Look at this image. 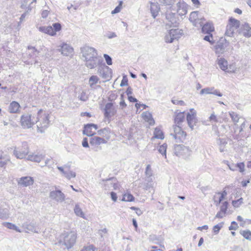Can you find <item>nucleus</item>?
Returning a JSON list of instances; mask_svg holds the SVG:
<instances>
[{
  "label": "nucleus",
  "instance_id": "13",
  "mask_svg": "<svg viewBox=\"0 0 251 251\" xmlns=\"http://www.w3.org/2000/svg\"><path fill=\"white\" fill-rule=\"evenodd\" d=\"M109 138V137H106L105 138H100L97 136L91 138L90 140V144L94 149L97 151L100 145L106 144L107 143V141Z\"/></svg>",
  "mask_w": 251,
  "mask_h": 251
},
{
  "label": "nucleus",
  "instance_id": "61",
  "mask_svg": "<svg viewBox=\"0 0 251 251\" xmlns=\"http://www.w3.org/2000/svg\"><path fill=\"white\" fill-rule=\"evenodd\" d=\"M135 106H136V108L137 109L142 108V110L146 109L148 107V106L147 105H146L145 104H141V103H136Z\"/></svg>",
  "mask_w": 251,
  "mask_h": 251
},
{
  "label": "nucleus",
  "instance_id": "9",
  "mask_svg": "<svg viewBox=\"0 0 251 251\" xmlns=\"http://www.w3.org/2000/svg\"><path fill=\"white\" fill-rule=\"evenodd\" d=\"M97 73L101 77L108 80L111 77V69L102 62L101 64L98 66Z\"/></svg>",
  "mask_w": 251,
  "mask_h": 251
},
{
  "label": "nucleus",
  "instance_id": "57",
  "mask_svg": "<svg viewBox=\"0 0 251 251\" xmlns=\"http://www.w3.org/2000/svg\"><path fill=\"white\" fill-rule=\"evenodd\" d=\"M65 176L68 179L74 178L75 176V173L73 171L66 172Z\"/></svg>",
  "mask_w": 251,
  "mask_h": 251
},
{
  "label": "nucleus",
  "instance_id": "23",
  "mask_svg": "<svg viewBox=\"0 0 251 251\" xmlns=\"http://www.w3.org/2000/svg\"><path fill=\"white\" fill-rule=\"evenodd\" d=\"M45 157V154L42 153H33L28 155L27 160L40 162Z\"/></svg>",
  "mask_w": 251,
  "mask_h": 251
},
{
  "label": "nucleus",
  "instance_id": "27",
  "mask_svg": "<svg viewBox=\"0 0 251 251\" xmlns=\"http://www.w3.org/2000/svg\"><path fill=\"white\" fill-rule=\"evenodd\" d=\"M201 27H202V32L204 34H209L214 30L213 25L209 22L206 23L204 25H202Z\"/></svg>",
  "mask_w": 251,
  "mask_h": 251
},
{
  "label": "nucleus",
  "instance_id": "64",
  "mask_svg": "<svg viewBox=\"0 0 251 251\" xmlns=\"http://www.w3.org/2000/svg\"><path fill=\"white\" fill-rule=\"evenodd\" d=\"M113 109V104L112 102L107 103L105 105L104 110H110Z\"/></svg>",
  "mask_w": 251,
  "mask_h": 251
},
{
  "label": "nucleus",
  "instance_id": "6",
  "mask_svg": "<svg viewBox=\"0 0 251 251\" xmlns=\"http://www.w3.org/2000/svg\"><path fill=\"white\" fill-rule=\"evenodd\" d=\"M61 29V25L59 23H54L52 26H40L39 28L40 31L48 34L51 36H54L56 34V32L60 30Z\"/></svg>",
  "mask_w": 251,
  "mask_h": 251
},
{
  "label": "nucleus",
  "instance_id": "24",
  "mask_svg": "<svg viewBox=\"0 0 251 251\" xmlns=\"http://www.w3.org/2000/svg\"><path fill=\"white\" fill-rule=\"evenodd\" d=\"M74 55V48L69 44L64 43V56L72 58Z\"/></svg>",
  "mask_w": 251,
  "mask_h": 251
},
{
  "label": "nucleus",
  "instance_id": "10",
  "mask_svg": "<svg viewBox=\"0 0 251 251\" xmlns=\"http://www.w3.org/2000/svg\"><path fill=\"white\" fill-rule=\"evenodd\" d=\"M77 234L74 231H71L66 234L64 237V244L67 249L72 248L75 243Z\"/></svg>",
  "mask_w": 251,
  "mask_h": 251
},
{
  "label": "nucleus",
  "instance_id": "56",
  "mask_svg": "<svg viewBox=\"0 0 251 251\" xmlns=\"http://www.w3.org/2000/svg\"><path fill=\"white\" fill-rule=\"evenodd\" d=\"M160 249H159L156 246H151V250L150 251H164L165 250V247L163 245H160Z\"/></svg>",
  "mask_w": 251,
  "mask_h": 251
},
{
  "label": "nucleus",
  "instance_id": "54",
  "mask_svg": "<svg viewBox=\"0 0 251 251\" xmlns=\"http://www.w3.org/2000/svg\"><path fill=\"white\" fill-rule=\"evenodd\" d=\"M238 225L237 222L235 221H232L231 223L230 226H229L228 228L230 230H235L238 229Z\"/></svg>",
  "mask_w": 251,
  "mask_h": 251
},
{
  "label": "nucleus",
  "instance_id": "2",
  "mask_svg": "<svg viewBox=\"0 0 251 251\" xmlns=\"http://www.w3.org/2000/svg\"><path fill=\"white\" fill-rule=\"evenodd\" d=\"M229 186L225 187L222 191H217L215 193L213 197V201L216 206H220L219 211L216 215L217 218H222L225 217L227 213L229 206V203L226 200L227 195L226 189Z\"/></svg>",
  "mask_w": 251,
  "mask_h": 251
},
{
  "label": "nucleus",
  "instance_id": "8",
  "mask_svg": "<svg viewBox=\"0 0 251 251\" xmlns=\"http://www.w3.org/2000/svg\"><path fill=\"white\" fill-rule=\"evenodd\" d=\"M173 135L177 143L183 142L187 136L186 132L182 130L181 126H174Z\"/></svg>",
  "mask_w": 251,
  "mask_h": 251
},
{
  "label": "nucleus",
  "instance_id": "15",
  "mask_svg": "<svg viewBox=\"0 0 251 251\" xmlns=\"http://www.w3.org/2000/svg\"><path fill=\"white\" fill-rule=\"evenodd\" d=\"M173 11H167L166 14V18L167 20L168 21V23H167L168 25L169 26H176L177 24V18L176 17L175 12H172Z\"/></svg>",
  "mask_w": 251,
  "mask_h": 251
},
{
  "label": "nucleus",
  "instance_id": "59",
  "mask_svg": "<svg viewBox=\"0 0 251 251\" xmlns=\"http://www.w3.org/2000/svg\"><path fill=\"white\" fill-rule=\"evenodd\" d=\"M130 209L135 210L136 213L139 216L141 215L142 214V211L141 210V209L139 208L136 207L134 206H131L130 207Z\"/></svg>",
  "mask_w": 251,
  "mask_h": 251
},
{
  "label": "nucleus",
  "instance_id": "33",
  "mask_svg": "<svg viewBox=\"0 0 251 251\" xmlns=\"http://www.w3.org/2000/svg\"><path fill=\"white\" fill-rule=\"evenodd\" d=\"M244 203V199L242 197H240L238 199L231 201V205L235 209L239 208Z\"/></svg>",
  "mask_w": 251,
  "mask_h": 251
},
{
  "label": "nucleus",
  "instance_id": "48",
  "mask_svg": "<svg viewBox=\"0 0 251 251\" xmlns=\"http://www.w3.org/2000/svg\"><path fill=\"white\" fill-rule=\"evenodd\" d=\"M20 105L19 103L15 101H12L9 107V110H19Z\"/></svg>",
  "mask_w": 251,
  "mask_h": 251
},
{
  "label": "nucleus",
  "instance_id": "41",
  "mask_svg": "<svg viewBox=\"0 0 251 251\" xmlns=\"http://www.w3.org/2000/svg\"><path fill=\"white\" fill-rule=\"evenodd\" d=\"M226 47V45H224V44L220 41L216 46V52L219 53H223Z\"/></svg>",
  "mask_w": 251,
  "mask_h": 251
},
{
  "label": "nucleus",
  "instance_id": "50",
  "mask_svg": "<svg viewBox=\"0 0 251 251\" xmlns=\"http://www.w3.org/2000/svg\"><path fill=\"white\" fill-rule=\"evenodd\" d=\"M203 40L209 42L211 45H213L214 43L213 36L211 33L203 37Z\"/></svg>",
  "mask_w": 251,
  "mask_h": 251
},
{
  "label": "nucleus",
  "instance_id": "19",
  "mask_svg": "<svg viewBox=\"0 0 251 251\" xmlns=\"http://www.w3.org/2000/svg\"><path fill=\"white\" fill-rule=\"evenodd\" d=\"M226 164L228 166L230 170L234 171L236 170V168H238L240 173H243L244 172L245 165L244 162H240L235 164L233 163H230L227 161H226Z\"/></svg>",
  "mask_w": 251,
  "mask_h": 251
},
{
  "label": "nucleus",
  "instance_id": "46",
  "mask_svg": "<svg viewBox=\"0 0 251 251\" xmlns=\"http://www.w3.org/2000/svg\"><path fill=\"white\" fill-rule=\"evenodd\" d=\"M240 233L247 240H251V231L249 230L240 231Z\"/></svg>",
  "mask_w": 251,
  "mask_h": 251
},
{
  "label": "nucleus",
  "instance_id": "58",
  "mask_svg": "<svg viewBox=\"0 0 251 251\" xmlns=\"http://www.w3.org/2000/svg\"><path fill=\"white\" fill-rule=\"evenodd\" d=\"M172 101L174 104L180 105H185L184 101H183V100H172Z\"/></svg>",
  "mask_w": 251,
  "mask_h": 251
},
{
  "label": "nucleus",
  "instance_id": "16",
  "mask_svg": "<svg viewBox=\"0 0 251 251\" xmlns=\"http://www.w3.org/2000/svg\"><path fill=\"white\" fill-rule=\"evenodd\" d=\"M97 129V125L92 124H87L84 126L83 133L88 136H92L95 134Z\"/></svg>",
  "mask_w": 251,
  "mask_h": 251
},
{
  "label": "nucleus",
  "instance_id": "20",
  "mask_svg": "<svg viewBox=\"0 0 251 251\" xmlns=\"http://www.w3.org/2000/svg\"><path fill=\"white\" fill-rule=\"evenodd\" d=\"M23 227L25 229H26L27 231H31L34 233H39V229L37 226L36 223L31 222H25L22 225Z\"/></svg>",
  "mask_w": 251,
  "mask_h": 251
},
{
  "label": "nucleus",
  "instance_id": "29",
  "mask_svg": "<svg viewBox=\"0 0 251 251\" xmlns=\"http://www.w3.org/2000/svg\"><path fill=\"white\" fill-rule=\"evenodd\" d=\"M160 7L158 3L151 2V12L152 16L155 18L160 11Z\"/></svg>",
  "mask_w": 251,
  "mask_h": 251
},
{
  "label": "nucleus",
  "instance_id": "40",
  "mask_svg": "<svg viewBox=\"0 0 251 251\" xmlns=\"http://www.w3.org/2000/svg\"><path fill=\"white\" fill-rule=\"evenodd\" d=\"M185 151H188V149L180 145H177L175 148V152L177 155L182 154L185 152Z\"/></svg>",
  "mask_w": 251,
  "mask_h": 251
},
{
  "label": "nucleus",
  "instance_id": "17",
  "mask_svg": "<svg viewBox=\"0 0 251 251\" xmlns=\"http://www.w3.org/2000/svg\"><path fill=\"white\" fill-rule=\"evenodd\" d=\"M33 183L34 179L33 177L28 176L22 177L18 180V184L24 187L31 185Z\"/></svg>",
  "mask_w": 251,
  "mask_h": 251
},
{
  "label": "nucleus",
  "instance_id": "60",
  "mask_svg": "<svg viewBox=\"0 0 251 251\" xmlns=\"http://www.w3.org/2000/svg\"><path fill=\"white\" fill-rule=\"evenodd\" d=\"M221 227L222 226H220L219 225H216L214 226L213 227V232L216 234L218 233L219 232V231L220 230Z\"/></svg>",
  "mask_w": 251,
  "mask_h": 251
},
{
  "label": "nucleus",
  "instance_id": "42",
  "mask_svg": "<svg viewBox=\"0 0 251 251\" xmlns=\"http://www.w3.org/2000/svg\"><path fill=\"white\" fill-rule=\"evenodd\" d=\"M56 164H54V161L51 158H48L45 160L44 164L41 165L42 167L47 166L49 168H53Z\"/></svg>",
  "mask_w": 251,
  "mask_h": 251
},
{
  "label": "nucleus",
  "instance_id": "11",
  "mask_svg": "<svg viewBox=\"0 0 251 251\" xmlns=\"http://www.w3.org/2000/svg\"><path fill=\"white\" fill-rule=\"evenodd\" d=\"M34 117H32L31 115H23L21 118V125L24 128H30L35 123L37 122L36 120H34Z\"/></svg>",
  "mask_w": 251,
  "mask_h": 251
},
{
  "label": "nucleus",
  "instance_id": "5",
  "mask_svg": "<svg viewBox=\"0 0 251 251\" xmlns=\"http://www.w3.org/2000/svg\"><path fill=\"white\" fill-rule=\"evenodd\" d=\"M29 152L28 144L26 142H23L21 147L15 148L13 154L18 159H23Z\"/></svg>",
  "mask_w": 251,
  "mask_h": 251
},
{
  "label": "nucleus",
  "instance_id": "36",
  "mask_svg": "<svg viewBox=\"0 0 251 251\" xmlns=\"http://www.w3.org/2000/svg\"><path fill=\"white\" fill-rule=\"evenodd\" d=\"M228 25H231L232 27H233L235 29H236L237 28L240 27V21L239 20H237L236 19H235L234 18H233L232 17L230 18L229 20Z\"/></svg>",
  "mask_w": 251,
  "mask_h": 251
},
{
  "label": "nucleus",
  "instance_id": "45",
  "mask_svg": "<svg viewBox=\"0 0 251 251\" xmlns=\"http://www.w3.org/2000/svg\"><path fill=\"white\" fill-rule=\"evenodd\" d=\"M8 217V210L6 208H0V219H5Z\"/></svg>",
  "mask_w": 251,
  "mask_h": 251
},
{
  "label": "nucleus",
  "instance_id": "44",
  "mask_svg": "<svg viewBox=\"0 0 251 251\" xmlns=\"http://www.w3.org/2000/svg\"><path fill=\"white\" fill-rule=\"evenodd\" d=\"M80 251H98V249L93 244L84 246Z\"/></svg>",
  "mask_w": 251,
  "mask_h": 251
},
{
  "label": "nucleus",
  "instance_id": "53",
  "mask_svg": "<svg viewBox=\"0 0 251 251\" xmlns=\"http://www.w3.org/2000/svg\"><path fill=\"white\" fill-rule=\"evenodd\" d=\"M122 4H123V1H120L119 5L117 7H116V8L113 11H112L111 14H115L120 12L122 9Z\"/></svg>",
  "mask_w": 251,
  "mask_h": 251
},
{
  "label": "nucleus",
  "instance_id": "35",
  "mask_svg": "<svg viewBox=\"0 0 251 251\" xmlns=\"http://www.w3.org/2000/svg\"><path fill=\"white\" fill-rule=\"evenodd\" d=\"M3 152L0 150V167L5 166L10 160L8 156L6 155H2Z\"/></svg>",
  "mask_w": 251,
  "mask_h": 251
},
{
  "label": "nucleus",
  "instance_id": "43",
  "mask_svg": "<svg viewBox=\"0 0 251 251\" xmlns=\"http://www.w3.org/2000/svg\"><path fill=\"white\" fill-rule=\"evenodd\" d=\"M235 29V28L228 24L226 26L225 35L228 37H232L233 36Z\"/></svg>",
  "mask_w": 251,
  "mask_h": 251
},
{
  "label": "nucleus",
  "instance_id": "4",
  "mask_svg": "<svg viewBox=\"0 0 251 251\" xmlns=\"http://www.w3.org/2000/svg\"><path fill=\"white\" fill-rule=\"evenodd\" d=\"M182 34L183 32L181 29H171L165 32L164 40L167 43H172L175 40H178L181 37Z\"/></svg>",
  "mask_w": 251,
  "mask_h": 251
},
{
  "label": "nucleus",
  "instance_id": "62",
  "mask_svg": "<svg viewBox=\"0 0 251 251\" xmlns=\"http://www.w3.org/2000/svg\"><path fill=\"white\" fill-rule=\"evenodd\" d=\"M30 11L26 10L25 13H24L21 16L20 18V22L18 24V25H19L20 23H22L24 20L25 19V17H26L27 14Z\"/></svg>",
  "mask_w": 251,
  "mask_h": 251
},
{
  "label": "nucleus",
  "instance_id": "12",
  "mask_svg": "<svg viewBox=\"0 0 251 251\" xmlns=\"http://www.w3.org/2000/svg\"><path fill=\"white\" fill-rule=\"evenodd\" d=\"M189 20L193 23L195 26L199 27L201 26L203 24V21L205 20L203 17H201L199 16L198 11L192 12L189 16Z\"/></svg>",
  "mask_w": 251,
  "mask_h": 251
},
{
  "label": "nucleus",
  "instance_id": "55",
  "mask_svg": "<svg viewBox=\"0 0 251 251\" xmlns=\"http://www.w3.org/2000/svg\"><path fill=\"white\" fill-rule=\"evenodd\" d=\"M103 57L107 65H111L112 64V58L109 55L107 54H104Z\"/></svg>",
  "mask_w": 251,
  "mask_h": 251
},
{
  "label": "nucleus",
  "instance_id": "26",
  "mask_svg": "<svg viewBox=\"0 0 251 251\" xmlns=\"http://www.w3.org/2000/svg\"><path fill=\"white\" fill-rule=\"evenodd\" d=\"M187 114H185L184 111L183 112H180L178 113H177L175 118V126H181L182 125V123H183L185 119V116Z\"/></svg>",
  "mask_w": 251,
  "mask_h": 251
},
{
  "label": "nucleus",
  "instance_id": "21",
  "mask_svg": "<svg viewBox=\"0 0 251 251\" xmlns=\"http://www.w3.org/2000/svg\"><path fill=\"white\" fill-rule=\"evenodd\" d=\"M201 95L213 94L219 97H222L223 94L218 90L215 89L214 87H206L201 90Z\"/></svg>",
  "mask_w": 251,
  "mask_h": 251
},
{
  "label": "nucleus",
  "instance_id": "18",
  "mask_svg": "<svg viewBox=\"0 0 251 251\" xmlns=\"http://www.w3.org/2000/svg\"><path fill=\"white\" fill-rule=\"evenodd\" d=\"M186 120L189 126L192 129H193L194 126H196L197 123L196 113L192 112V111L190 113H188L186 115Z\"/></svg>",
  "mask_w": 251,
  "mask_h": 251
},
{
  "label": "nucleus",
  "instance_id": "30",
  "mask_svg": "<svg viewBox=\"0 0 251 251\" xmlns=\"http://www.w3.org/2000/svg\"><path fill=\"white\" fill-rule=\"evenodd\" d=\"M217 63L219 68L224 71H226L227 69L228 62L225 58L221 57L218 58Z\"/></svg>",
  "mask_w": 251,
  "mask_h": 251
},
{
  "label": "nucleus",
  "instance_id": "34",
  "mask_svg": "<svg viewBox=\"0 0 251 251\" xmlns=\"http://www.w3.org/2000/svg\"><path fill=\"white\" fill-rule=\"evenodd\" d=\"M143 118L144 120L148 122L151 126L155 124L154 120L149 113H144L143 115Z\"/></svg>",
  "mask_w": 251,
  "mask_h": 251
},
{
  "label": "nucleus",
  "instance_id": "32",
  "mask_svg": "<svg viewBox=\"0 0 251 251\" xmlns=\"http://www.w3.org/2000/svg\"><path fill=\"white\" fill-rule=\"evenodd\" d=\"M134 201V197L130 192H127L123 195L122 201L126 202H132Z\"/></svg>",
  "mask_w": 251,
  "mask_h": 251
},
{
  "label": "nucleus",
  "instance_id": "3",
  "mask_svg": "<svg viewBox=\"0 0 251 251\" xmlns=\"http://www.w3.org/2000/svg\"><path fill=\"white\" fill-rule=\"evenodd\" d=\"M36 119H38L36 122L37 130L40 133H43L49 127L53 117L49 113V111H38Z\"/></svg>",
  "mask_w": 251,
  "mask_h": 251
},
{
  "label": "nucleus",
  "instance_id": "31",
  "mask_svg": "<svg viewBox=\"0 0 251 251\" xmlns=\"http://www.w3.org/2000/svg\"><path fill=\"white\" fill-rule=\"evenodd\" d=\"M161 5L167 7L168 9H172L173 5L176 2V0H157Z\"/></svg>",
  "mask_w": 251,
  "mask_h": 251
},
{
  "label": "nucleus",
  "instance_id": "1",
  "mask_svg": "<svg viewBox=\"0 0 251 251\" xmlns=\"http://www.w3.org/2000/svg\"><path fill=\"white\" fill-rule=\"evenodd\" d=\"M80 50L81 59L85 62V65L88 69H94L103 62L102 58L98 55L95 48L85 45L80 48Z\"/></svg>",
  "mask_w": 251,
  "mask_h": 251
},
{
  "label": "nucleus",
  "instance_id": "38",
  "mask_svg": "<svg viewBox=\"0 0 251 251\" xmlns=\"http://www.w3.org/2000/svg\"><path fill=\"white\" fill-rule=\"evenodd\" d=\"M3 225L10 229H13L14 230L16 231L17 232H21V230L19 229V228L16 226L15 225L9 223V222H4L3 223Z\"/></svg>",
  "mask_w": 251,
  "mask_h": 251
},
{
  "label": "nucleus",
  "instance_id": "7",
  "mask_svg": "<svg viewBox=\"0 0 251 251\" xmlns=\"http://www.w3.org/2000/svg\"><path fill=\"white\" fill-rule=\"evenodd\" d=\"M187 4L183 0H179L176 2V6L173 5L170 10L177 13L180 16H184L187 13Z\"/></svg>",
  "mask_w": 251,
  "mask_h": 251
},
{
  "label": "nucleus",
  "instance_id": "49",
  "mask_svg": "<svg viewBox=\"0 0 251 251\" xmlns=\"http://www.w3.org/2000/svg\"><path fill=\"white\" fill-rule=\"evenodd\" d=\"M237 68L235 67L234 65H228L227 69L226 70V72L229 73H233L237 72Z\"/></svg>",
  "mask_w": 251,
  "mask_h": 251
},
{
  "label": "nucleus",
  "instance_id": "51",
  "mask_svg": "<svg viewBox=\"0 0 251 251\" xmlns=\"http://www.w3.org/2000/svg\"><path fill=\"white\" fill-rule=\"evenodd\" d=\"M237 220L239 223L240 226H241L244 227L247 222V220L244 219L243 217H242L240 215H238L237 217Z\"/></svg>",
  "mask_w": 251,
  "mask_h": 251
},
{
  "label": "nucleus",
  "instance_id": "39",
  "mask_svg": "<svg viewBox=\"0 0 251 251\" xmlns=\"http://www.w3.org/2000/svg\"><path fill=\"white\" fill-rule=\"evenodd\" d=\"M74 212L77 216L83 218V219H86L84 213L82 211V209L79 205H75L74 208Z\"/></svg>",
  "mask_w": 251,
  "mask_h": 251
},
{
  "label": "nucleus",
  "instance_id": "37",
  "mask_svg": "<svg viewBox=\"0 0 251 251\" xmlns=\"http://www.w3.org/2000/svg\"><path fill=\"white\" fill-rule=\"evenodd\" d=\"M164 138V134L162 131L158 128H156L154 131V135L152 137L151 140H153L155 138L163 139Z\"/></svg>",
  "mask_w": 251,
  "mask_h": 251
},
{
  "label": "nucleus",
  "instance_id": "28",
  "mask_svg": "<svg viewBox=\"0 0 251 251\" xmlns=\"http://www.w3.org/2000/svg\"><path fill=\"white\" fill-rule=\"evenodd\" d=\"M76 97L83 101H86L88 99V95L85 90L79 89L76 92Z\"/></svg>",
  "mask_w": 251,
  "mask_h": 251
},
{
  "label": "nucleus",
  "instance_id": "14",
  "mask_svg": "<svg viewBox=\"0 0 251 251\" xmlns=\"http://www.w3.org/2000/svg\"><path fill=\"white\" fill-rule=\"evenodd\" d=\"M237 32L239 34L242 35L246 38L251 37V27L247 23L241 25Z\"/></svg>",
  "mask_w": 251,
  "mask_h": 251
},
{
  "label": "nucleus",
  "instance_id": "22",
  "mask_svg": "<svg viewBox=\"0 0 251 251\" xmlns=\"http://www.w3.org/2000/svg\"><path fill=\"white\" fill-rule=\"evenodd\" d=\"M50 197L57 201L61 202L63 201L62 193L60 190L56 189L51 191L50 194Z\"/></svg>",
  "mask_w": 251,
  "mask_h": 251
},
{
  "label": "nucleus",
  "instance_id": "47",
  "mask_svg": "<svg viewBox=\"0 0 251 251\" xmlns=\"http://www.w3.org/2000/svg\"><path fill=\"white\" fill-rule=\"evenodd\" d=\"M99 80V77L97 75H92L91 76L89 80V85L92 88L93 86L96 83H98V82Z\"/></svg>",
  "mask_w": 251,
  "mask_h": 251
},
{
  "label": "nucleus",
  "instance_id": "52",
  "mask_svg": "<svg viewBox=\"0 0 251 251\" xmlns=\"http://www.w3.org/2000/svg\"><path fill=\"white\" fill-rule=\"evenodd\" d=\"M167 145L166 144H164L160 146L159 148L158 151L162 154L164 155L165 156H166V150H167Z\"/></svg>",
  "mask_w": 251,
  "mask_h": 251
},
{
  "label": "nucleus",
  "instance_id": "25",
  "mask_svg": "<svg viewBox=\"0 0 251 251\" xmlns=\"http://www.w3.org/2000/svg\"><path fill=\"white\" fill-rule=\"evenodd\" d=\"M36 2V0H23L21 7L22 9H25V10L31 11V10L35 6L33 4Z\"/></svg>",
  "mask_w": 251,
  "mask_h": 251
},
{
  "label": "nucleus",
  "instance_id": "63",
  "mask_svg": "<svg viewBox=\"0 0 251 251\" xmlns=\"http://www.w3.org/2000/svg\"><path fill=\"white\" fill-rule=\"evenodd\" d=\"M128 83H127V78L126 77V76H124L123 77V78L121 81V83L120 84V86L121 87H123V86H126L127 85Z\"/></svg>",
  "mask_w": 251,
  "mask_h": 251
}]
</instances>
